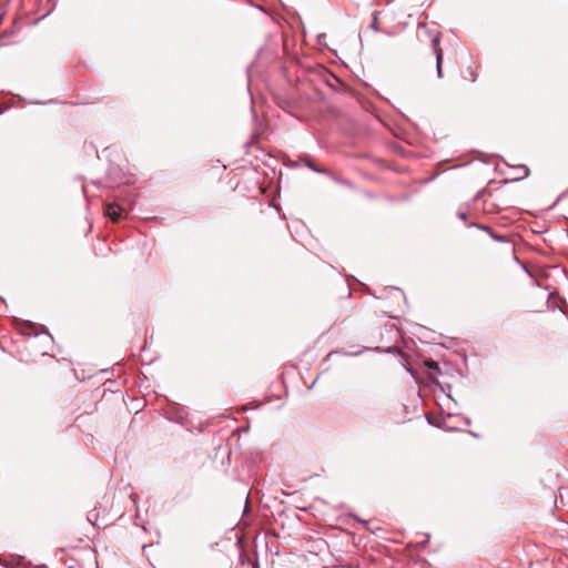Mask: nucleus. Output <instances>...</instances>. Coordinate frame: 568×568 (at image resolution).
Returning <instances> with one entry per match:
<instances>
[{"label":"nucleus","mask_w":568,"mask_h":568,"mask_svg":"<svg viewBox=\"0 0 568 568\" xmlns=\"http://www.w3.org/2000/svg\"><path fill=\"white\" fill-rule=\"evenodd\" d=\"M433 49L436 55V67H437V73L439 78H443V70H442V62H443V49L439 45V37L436 36L433 41Z\"/></svg>","instance_id":"obj_1"},{"label":"nucleus","mask_w":568,"mask_h":568,"mask_svg":"<svg viewBox=\"0 0 568 568\" xmlns=\"http://www.w3.org/2000/svg\"><path fill=\"white\" fill-rule=\"evenodd\" d=\"M104 213L110 220L118 222L122 217L123 209L115 203H108Z\"/></svg>","instance_id":"obj_2"},{"label":"nucleus","mask_w":568,"mask_h":568,"mask_svg":"<svg viewBox=\"0 0 568 568\" xmlns=\"http://www.w3.org/2000/svg\"><path fill=\"white\" fill-rule=\"evenodd\" d=\"M495 239L498 241H501V242H506L509 251H511V246H510L509 242L504 236H495Z\"/></svg>","instance_id":"obj_3"},{"label":"nucleus","mask_w":568,"mask_h":568,"mask_svg":"<svg viewBox=\"0 0 568 568\" xmlns=\"http://www.w3.org/2000/svg\"><path fill=\"white\" fill-rule=\"evenodd\" d=\"M529 174V169L525 168V175L527 176Z\"/></svg>","instance_id":"obj_4"}]
</instances>
